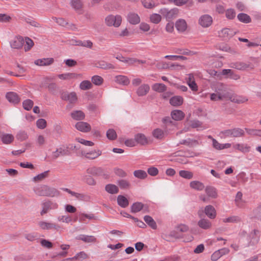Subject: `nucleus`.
I'll return each instance as SVG.
<instances>
[{
  "instance_id": "f257e3e1",
  "label": "nucleus",
  "mask_w": 261,
  "mask_h": 261,
  "mask_svg": "<svg viewBox=\"0 0 261 261\" xmlns=\"http://www.w3.org/2000/svg\"><path fill=\"white\" fill-rule=\"evenodd\" d=\"M35 192L39 196L55 197L59 195V192L54 188L46 185L41 186L35 189Z\"/></svg>"
},
{
  "instance_id": "f03ea898",
  "label": "nucleus",
  "mask_w": 261,
  "mask_h": 261,
  "mask_svg": "<svg viewBox=\"0 0 261 261\" xmlns=\"http://www.w3.org/2000/svg\"><path fill=\"white\" fill-rule=\"evenodd\" d=\"M101 171V168L97 167H92L87 170V173L88 174L84 175L82 176L83 180L90 186H94L96 185V181L89 174L97 175Z\"/></svg>"
},
{
  "instance_id": "7ed1b4c3",
  "label": "nucleus",
  "mask_w": 261,
  "mask_h": 261,
  "mask_svg": "<svg viewBox=\"0 0 261 261\" xmlns=\"http://www.w3.org/2000/svg\"><path fill=\"white\" fill-rule=\"evenodd\" d=\"M122 18L120 15L110 14L107 16L105 19V22L109 27H119L122 23Z\"/></svg>"
},
{
  "instance_id": "20e7f679",
  "label": "nucleus",
  "mask_w": 261,
  "mask_h": 261,
  "mask_svg": "<svg viewBox=\"0 0 261 261\" xmlns=\"http://www.w3.org/2000/svg\"><path fill=\"white\" fill-rule=\"evenodd\" d=\"M159 12L166 20L170 21L178 16L179 11L177 8H173L170 9L163 8L160 10Z\"/></svg>"
},
{
  "instance_id": "39448f33",
  "label": "nucleus",
  "mask_w": 261,
  "mask_h": 261,
  "mask_svg": "<svg viewBox=\"0 0 261 261\" xmlns=\"http://www.w3.org/2000/svg\"><path fill=\"white\" fill-rule=\"evenodd\" d=\"M70 154L68 148L64 146H60L53 151L51 153V157L54 159H57L60 156L68 155Z\"/></svg>"
},
{
  "instance_id": "423d86ee",
  "label": "nucleus",
  "mask_w": 261,
  "mask_h": 261,
  "mask_svg": "<svg viewBox=\"0 0 261 261\" xmlns=\"http://www.w3.org/2000/svg\"><path fill=\"white\" fill-rule=\"evenodd\" d=\"M226 98L229 99L232 102L237 103H244L248 100V99L245 97L233 94L228 91H226Z\"/></svg>"
},
{
  "instance_id": "0eeeda50",
  "label": "nucleus",
  "mask_w": 261,
  "mask_h": 261,
  "mask_svg": "<svg viewBox=\"0 0 261 261\" xmlns=\"http://www.w3.org/2000/svg\"><path fill=\"white\" fill-rule=\"evenodd\" d=\"M38 226L43 230H58L60 227L54 223L45 221H41L38 222Z\"/></svg>"
},
{
  "instance_id": "6e6552de",
  "label": "nucleus",
  "mask_w": 261,
  "mask_h": 261,
  "mask_svg": "<svg viewBox=\"0 0 261 261\" xmlns=\"http://www.w3.org/2000/svg\"><path fill=\"white\" fill-rule=\"evenodd\" d=\"M212 17L207 14L202 15L198 20V23L203 28H208L212 25Z\"/></svg>"
},
{
  "instance_id": "1a4fd4ad",
  "label": "nucleus",
  "mask_w": 261,
  "mask_h": 261,
  "mask_svg": "<svg viewBox=\"0 0 261 261\" xmlns=\"http://www.w3.org/2000/svg\"><path fill=\"white\" fill-rule=\"evenodd\" d=\"M58 204L56 202L50 201L45 202L42 203V210L40 212L41 216L47 213L50 210H56L58 208Z\"/></svg>"
},
{
  "instance_id": "9d476101",
  "label": "nucleus",
  "mask_w": 261,
  "mask_h": 261,
  "mask_svg": "<svg viewBox=\"0 0 261 261\" xmlns=\"http://www.w3.org/2000/svg\"><path fill=\"white\" fill-rule=\"evenodd\" d=\"M82 154L85 158L89 160L97 159L101 154V151L99 149L92 150L89 151H82Z\"/></svg>"
},
{
  "instance_id": "9b49d317",
  "label": "nucleus",
  "mask_w": 261,
  "mask_h": 261,
  "mask_svg": "<svg viewBox=\"0 0 261 261\" xmlns=\"http://www.w3.org/2000/svg\"><path fill=\"white\" fill-rule=\"evenodd\" d=\"M208 138L211 139L212 141V146L213 148L217 150H222L224 149L229 148L231 147V144L230 143H220L215 139L213 138L212 136H208Z\"/></svg>"
},
{
  "instance_id": "f8f14e48",
  "label": "nucleus",
  "mask_w": 261,
  "mask_h": 261,
  "mask_svg": "<svg viewBox=\"0 0 261 261\" xmlns=\"http://www.w3.org/2000/svg\"><path fill=\"white\" fill-rule=\"evenodd\" d=\"M233 67L240 70H246L254 68L253 65L250 62H237L233 64Z\"/></svg>"
},
{
  "instance_id": "ddd939ff",
  "label": "nucleus",
  "mask_w": 261,
  "mask_h": 261,
  "mask_svg": "<svg viewBox=\"0 0 261 261\" xmlns=\"http://www.w3.org/2000/svg\"><path fill=\"white\" fill-rule=\"evenodd\" d=\"M24 43L23 38L21 36L14 37L10 42V45L13 48H20L22 47Z\"/></svg>"
},
{
  "instance_id": "4468645a",
  "label": "nucleus",
  "mask_w": 261,
  "mask_h": 261,
  "mask_svg": "<svg viewBox=\"0 0 261 261\" xmlns=\"http://www.w3.org/2000/svg\"><path fill=\"white\" fill-rule=\"evenodd\" d=\"M75 128L80 132L87 133L90 131L91 127L90 125L87 122L80 121L75 125Z\"/></svg>"
},
{
  "instance_id": "2eb2a0df",
  "label": "nucleus",
  "mask_w": 261,
  "mask_h": 261,
  "mask_svg": "<svg viewBox=\"0 0 261 261\" xmlns=\"http://www.w3.org/2000/svg\"><path fill=\"white\" fill-rule=\"evenodd\" d=\"M175 26L178 32L183 33L185 32L188 28L186 21L184 19H179L176 20Z\"/></svg>"
},
{
  "instance_id": "dca6fc26",
  "label": "nucleus",
  "mask_w": 261,
  "mask_h": 261,
  "mask_svg": "<svg viewBox=\"0 0 261 261\" xmlns=\"http://www.w3.org/2000/svg\"><path fill=\"white\" fill-rule=\"evenodd\" d=\"M127 20L132 24H137L140 22V18L138 14L134 12H129L127 16Z\"/></svg>"
},
{
  "instance_id": "f3484780",
  "label": "nucleus",
  "mask_w": 261,
  "mask_h": 261,
  "mask_svg": "<svg viewBox=\"0 0 261 261\" xmlns=\"http://www.w3.org/2000/svg\"><path fill=\"white\" fill-rule=\"evenodd\" d=\"M234 34V32L228 28H224L218 32V36L224 40L229 39Z\"/></svg>"
},
{
  "instance_id": "a211bd4d",
  "label": "nucleus",
  "mask_w": 261,
  "mask_h": 261,
  "mask_svg": "<svg viewBox=\"0 0 261 261\" xmlns=\"http://www.w3.org/2000/svg\"><path fill=\"white\" fill-rule=\"evenodd\" d=\"M71 6L79 14L82 13L83 3L81 0H71Z\"/></svg>"
},
{
  "instance_id": "6ab92c4d",
  "label": "nucleus",
  "mask_w": 261,
  "mask_h": 261,
  "mask_svg": "<svg viewBox=\"0 0 261 261\" xmlns=\"http://www.w3.org/2000/svg\"><path fill=\"white\" fill-rule=\"evenodd\" d=\"M149 86L148 84H144L138 88L136 93L139 96H143L149 92Z\"/></svg>"
},
{
  "instance_id": "aec40b11",
  "label": "nucleus",
  "mask_w": 261,
  "mask_h": 261,
  "mask_svg": "<svg viewBox=\"0 0 261 261\" xmlns=\"http://www.w3.org/2000/svg\"><path fill=\"white\" fill-rule=\"evenodd\" d=\"M114 80L116 83L124 86H127L130 83V81L128 77L123 75H118L115 76Z\"/></svg>"
},
{
  "instance_id": "412c9836",
  "label": "nucleus",
  "mask_w": 261,
  "mask_h": 261,
  "mask_svg": "<svg viewBox=\"0 0 261 261\" xmlns=\"http://www.w3.org/2000/svg\"><path fill=\"white\" fill-rule=\"evenodd\" d=\"M54 61L52 58H42L35 60L34 63L38 66H48L53 64Z\"/></svg>"
},
{
  "instance_id": "4be33fe9",
  "label": "nucleus",
  "mask_w": 261,
  "mask_h": 261,
  "mask_svg": "<svg viewBox=\"0 0 261 261\" xmlns=\"http://www.w3.org/2000/svg\"><path fill=\"white\" fill-rule=\"evenodd\" d=\"M205 215L210 219H214L216 217V211L213 206L208 205L204 208Z\"/></svg>"
},
{
  "instance_id": "5701e85b",
  "label": "nucleus",
  "mask_w": 261,
  "mask_h": 261,
  "mask_svg": "<svg viewBox=\"0 0 261 261\" xmlns=\"http://www.w3.org/2000/svg\"><path fill=\"white\" fill-rule=\"evenodd\" d=\"M2 142L5 144H10L14 141V136L10 134L3 133L0 136Z\"/></svg>"
},
{
  "instance_id": "b1692460",
  "label": "nucleus",
  "mask_w": 261,
  "mask_h": 261,
  "mask_svg": "<svg viewBox=\"0 0 261 261\" xmlns=\"http://www.w3.org/2000/svg\"><path fill=\"white\" fill-rule=\"evenodd\" d=\"M80 74L74 73H65L58 75V77L62 80H70L72 79H77Z\"/></svg>"
},
{
  "instance_id": "393cba45",
  "label": "nucleus",
  "mask_w": 261,
  "mask_h": 261,
  "mask_svg": "<svg viewBox=\"0 0 261 261\" xmlns=\"http://www.w3.org/2000/svg\"><path fill=\"white\" fill-rule=\"evenodd\" d=\"M171 116L174 120L180 121L184 118L185 114L181 110H175L171 112Z\"/></svg>"
},
{
  "instance_id": "a878e982",
  "label": "nucleus",
  "mask_w": 261,
  "mask_h": 261,
  "mask_svg": "<svg viewBox=\"0 0 261 261\" xmlns=\"http://www.w3.org/2000/svg\"><path fill=\"white\" fill-rule=\"evenodd\" d=\"M190 187L195 190L200 191L204 189V185L198 180H193L190 182Z\"/></svg>"
},
{
  "instance_id": "bb28decb",
  "label": "nucleus",
  "mask_w": 261,
  "mask_h": 261,
  "mask_svg": "<svg viewBox=\"0 0 261 261\" xmlns=\"http://www.w3.org/2000/svg\"><path fill=\"white\" fill-rule=\"evenodd\" d=\"M6 97L8 100L10 102L17 103L20 100L18 95L13 92H8L6 94Z\"/></svg>"
},
{
  "instance_id": "cd10ccee",
  "label": "nucleus",
  "mask_w": 261,
  "mask_h": 261,
  "mask_svg": "<svg viewBox=\"0 0 261 261\" xmlns=\"http://www.w3.org/2000/svg\"><path fill=\"white\" fill-rule=\"evenodd\" d=\"M63 98L66 100L69 101L70 103H74L77 100L76 94L74 92H71L70 93L65 94L63 96Z\"/></svg>"
},
{
  "instance_id": "c85d7f7f",
  "label": "nucleus",
  "mask_w": 261,
  "mask_h": 261,
  "mask_svg": "<svg viewBox=\"0 0 261 261\" xmlns=\"http://www.w3.org/2000/svg\"><path fill=\"white\" fill-rule=\"evenodd\" d=\"M135 139L137 144L141 145H146L148 143V139L143 134H138L135 136Z\"/></svg>"
},
{
  "instance_id": "c756f323",
  "label": "nucleus",
  "mask_w": 261,
  "mask_h": 261,
  "mask_svg": "<svg viewBox=\"0 0 261 261\" xmlns=\"http://www.w3.org/2000/svg\"><path fill=\"white\" fill-rule=\"evenodd\" d=\"M49 171H45L42 173H41L36 176H34L32 180L35 182H38L44 180L45 178L48 177Z\"/></svg>"
},
{
  "instance_id": "7c9ffc66",
  "label": "nucleus",
  "mask_w": 261,
  "mask_h": 261,
  "mask_svg": "<svg viewBox=\"0 0 261 261\" xmlns=\"http://www.w3.org/2000/svg\"><path fill=\"white\" fill-rule=\"evenodd\" d=\"M226 91L224 92H218V93H212L210 95L211 100L217 101L226 98Z\"/></svg>"
},
{
  "instance_id": "2f4dec72",
  "label": "nucleus",
  "mask_w": 261,
  "mask_h": 261,
  "mask_svg": "<svg viewBox=\"0 0 261 261\" xmlns=\"http://www.w3.org/2000/svg\"><path fill=\"white\" fill-rule=\"evenodd\" d=\"M117 200L118 204L121 207L125 208L129 204L128 199L123 195H118Z\"/></svg>"
},
{
  "instance_id": "473e14b6",
  "label": "nucleus",
  "mask_w": 261,
  "mask_h": 261,
  "mask_svg": "<svg viewBox=\"0 0 261 261\" xmlns=\"http://www.w3.org/2000/svg\"><path fill=\"white\" fill-rule=\"evenodd\" d=\"M77 239L82 240L85 243H94L96 241V238L94 236L84 234L78 236Z\"/></svg>"
},
{
  "instance_id": "72a5a7b5",
  "label": "nucleus",
  "mask_w": 261,
  "mask_h": 261,
  "mask_svg": "<svg viewBox=\"0 0 261 261\" xmlns=\"http://www.w3.org/2000/svg\"><path fill=\"white\" fill-rule=\"evenodd\" d=\"M198 226L204 229H210L212 227L211 222L207 219H201L198 222Z\"/></svg>"
},
{
  "instance_id": "f704fd0d",
  "label": "nucleus",
  "mask_w": 261,
  "mask_h": 261,
  "mask_svg": "<svg viewBox=\"0 0 261 261\" xmlns=\"http://www.w3.org/2000/svg\"><path fill=\"white\" fill-rule=\"evenodd\" d=\"M183 98L179 96H173L170 99V103L173 106H179L182 105Z\"/></svg>"
},
{
  "instance_id": "c9c22d12",
  "label": "nucleus",
  "mask_w": 261,
  "mask_h": 261,
  "mask_svg": "<svg viewBox=\"0 0 261 261\" xmlns=\"http://www.w3.org/2000/svg\"><path fill=\"white\" fill-rule=\"evenodd\" d=\"M105 190L108 193L111 194H117L119 192L118 187L113 184L107 185L105 187Z\"/></svg>"
},
{
  "instance_id": "e433bc0d",
  "label": "nucleus",
  "mask_w": 261,
  "mask_h": 261,
  "mask_svg": "<svg viewBox=\"0 0 261 261\" xmlns=\"http://www.w3.org/2000/svg\"><path fill=\"white\" fill-rule=\"evenodd\" d=\"M233 147L244 153L248 152L250 150V147L245 144H237L233 146Z\"/></svg>"
},
{
  "instance_id": "4c0bfd02",
  "label": "nucleus",
  "mask_w": 261,
  "mask_h": 261,
  "mask_svg": "<svg viewBox=\"0 0 261 261\" xmlns=\"http://www.w3.org/2000/svg\"><path fill=\"white\" fill-rule=\"evenodd\" d=\"M152 89L158 92H163L166 90L167 87L162 83H155L152 85Z\"/></svg>"
},
{
  "instance_id": "58836bf2",
  "label": "nucleus",
  "mask_w": 261,
  "mask_h": 261,
  "mask_svg": "<svg viewBox=\"0 0 261 261\" xmlns=\"http://www.w3.org/2000/svg\"><path fill=\"white\" fill-rule=\"evenodd\" d=\"M243 194L241 192H238L236 196L235 202L236 205L240 207H242L244 205L245 202L242 199Z\"/></svg>"
},
{
  "instance_id": "ea45409f",
  "label": "nucleus",
  "mask_w": 261,
  "mask_h": 261,
  "mask_svg": "<svg viewBox=\"0 0 261 261\" xmlns=\"http://www.w3.org/2000/svg\"><path fill=\"white\" fill-rule=\"evenodd\" d=\"M238 18L240 21L245 23H248L251 21V17L245 13L239 14L238 15Z\"/></svg>"
},
{
  "instance_id": "a19ab883",
  "label": "nucleus",
  "mask_w": 261,
  "mask_h": 261,
  "mask_svg": "<svg viewBox=\"0 0 261 261\" xmlns=\"http://www.w3.org/2000/svg\"><path fill=\"white\" fill-rule=\"evenodd\" d=\"M72 118L76 120H83L85 118L84 113L81 111H76L71 114Z\"/></svg>"
},
{
  "instance_id": "79ce46f5",
  "label": "nucleus",
  "mask_w": 261,
  "mask_h": 261,
  "mask_svg": "<svg viewBox=\"0 0 261 261\" xmlns=\"http://www.w3.org/2000/svg\"><path fill=\"white\" fill-rule=\"evenodd\" d=\"M92 88V84L88 80L82 81L80 84V88L82 90H87Z\"/></svg>"
},
{
  "instance_id": "37998d69",
  "label": "nucleus",
  "mask_w": 261,
  "mask_h": 261,
  "mask_svg": "<svg viewBox=\"0 0 261 261\" xmlns=\"http://www.w3.org/2000/svg\"><path fill=\"white\" fill-rule=\"evenodd\" d=\"M144 220L145 222L152 229H155L156 228V223L151 217L148 215L145 216L144 217Z\"/></svg>"
},
{
  "instance_id": "c03bdc74",
  "label": "nucleus",
  "mask_w": 261,
  "mask_h": 261,
  "mask_svg": "<svg viewBox=\"0 0 261 261\" xmlns=\"http://www.w3.org/2000/svg\"><path fill=\"white\" fill-rule=\"evenodd\" d=\"M179 175L180 177L187 179H191L193 177V172L188 170L179 171Z\"/></svg>"
},
{
  "instance_id": "a18cd8bd",
  "label": "nucleus",
  "mask_w": 261,
  "mask_h": 261,
  "mask_svg": "<svg viewBox=\"0 0 261 261\" xmlns=\"http://www.w3.org/2000/svg\"><path fill=\"white\" fill-rule=\"evenodd\" d=\"M143 204L141 202H135L131 206V211L133 213L140 212L143 207Z\"/></svg>"
},
{
  "instance_id": "49530a36",
  "label": "nucleus",
  "mask_w": 261,
  "mask_h": 261,
  "mask_svg": "<svg viewBox=\"0 0 261 261\" xmlns=\"http://www.w3.org/2000/svg\"><path fill=\"white\" fill-rule=\"evenodd\" d=\"M240 221L241 219L240 217L237 216H232L222 219V221L224 223H236Z\"/></svg>"
},
{
  "instance_id": "de8ad7c7",
  "label": "nucleus",
  "mask_w": 261,
  "mask_h": 261,
  "mask_svg": "<svg viewBox=\"0 0 261 261\" xmlns=\"http://www.w3.org/2000/svg\"><path fill=\"white\" fill-rule=\"evenodd\" d=\"M180 144H185L189 146H193L199 144L198 141L196 140H192L188 139L186 140H182L180 142Z\"/></svg>"
},
{
  "instance_id": "09e8293b",
  "label": "nucleus",
  "mask_w": 261,
  "mask_h": 261,
  "mask_svg": "<svg viewBox=\"0 0 261 261\" xmlns=\"http://www.w3.org/2000/svg\"><path fill=\"white\" fill-rule=\"evenodd\" d=\"M152 135L154 138L161 139L164 137L165 132L160 128H156L153 131Z\"/></svg>"
},
{
  "instance_id": "8fccbe9b",
  "label": "nucleus",
  "mask_w": 261,
  "mask_h": 261,
  "mask_svg": "<svg viewBox=\"0 0 261 261\" xmlns=\"http://www.w3.org/2000/svg\"><path fill=\"white\" fill-rule=\"evenodd\" d=\"M134 176L140 179H144L147 176V173L142 170H137L134 172Z\"/></svg>"
},
{
  "instance_id": "3c124183",
  "label": "nucleus",
  "mask_w": 261,
  "mask_h": 261,
  "mask_svg": "<svg viewBox=\"0 0 261 261\" xmlns=\"http://www.w3.org/2000/svg\"><path fill=\"white\" fill-rule=\"evenodd\" d=\"M57 219L59 222L65 223H69L72 220L71 217L68 215L59 216Z\"/></svg>"
},
{
  "instance_id": "603ef678",
  "label": "nucleus",
  "mask_w": 261,
  "mask_h": 261,
  "mask_svg": "<svg viewBox=\"0 0 261 261\" xmlns=\"http://www.w3.org/2000/svg\"><path fill=\"white\" fill-rule=\"evenodd\" d=\"M162 19V16L160 14L153 13L150 16V21L153 23H159Z\"/></svg>"
},
{
  "instance_id": "864d4df0",
  "label": "nucleus",
  "mask_w": 261,
  "mask_h": 261,
  "mask_svg": "<svg viewBox=\"0 0 261 261\" xmlns=\"http://www.w3.org/2000/svg\"><path fill=\"white\" fill-rule=\"evenodd\" d=\"M117 184L122 189H128L130 185L129 182L125 179L119 180L117 182Z\"/></svg>"
},
{
  "instance_id": "5fc2aeb1",
  "label": "nucleus",
  "mask_w": 261,
  "mask_h": 261,
  "mask_svg": "<svg viewBox=\"0 0 261 261\" xmlns=\"http://www.w3.org/2000/svg\"><path fill=\"white\" fill-rule=\"evenodd\" d=\"M205 192L209 197L215 198L217 196L216 189L214 188L206 187L205 189Z\"/></svg>"
},
{
  "instance_id": "6e6d98bb",
  "label": "nucleus",
  "mask_w": 261,
  "mask_h": 261,
  "mask_svg": "<svg viewBox=\"0 0 261 261\" xmlns=\"http://www.w3.org/2000/svg\"><path fill=\"white\" fill-rule=\"evenodd\" d=\"M76 44L89 48H91L93 46V43L90 40H86L84 41L78 40L76 41Z\"/></svg>"
},
{
  "instance_id": "4d7b16f0",
  "label": "nucleus",
  "mask_w": 261,
  "mask_h": 261,
  "mask_svg": "<svg viewBox=\"0 0 261 261\" xmlns=\"http://www.w3.org/2000/svg\"><path fill=\"white\" fill-rule=\"evenodd\" d=\"M98 67L103 69H114L115 68L114 66L109 63L105 62L104 61L100 62L98 63V65L97 66Z\"/></svg>"
},
{
  "instance_id": "13d9d810",
  "label": "nucleus",
  "mask_w": 261,
  "mask_h": 261,
  "mask_svg": "<svg viewBox=\"0 0 261 261\" xmlns=\"http://www.w3.org/2000/svg\"><path fill=\"white\" fill-rule=\"evenodd\" d=\"M16 137L17 140L23 141L28 138V135L25 131L20 130L17 134Z\"/></svg>"
},
{
  "instance_id": "bf43d9fd",
  "label": "nucleus",
  "mask_w": 261,
  "mask_h": 261,
  "mask_svg": "<svg viewBox=\"0 0 261 261\" xmlns=\"http://www.w3.org/2000/svg\"><path fill=\"white\" fill-rule=\"evenodd\" d=\"M92 82L95 85H101L103 82V79L102 77L99 75H94L91 78Z\"/></svg>"
},
{
  "instance_id": "052dcab7",
  "label": "nucleus",
  "mask_w": 261,
  "mask_h": 261,
  "mask_svg": "<svg viewBox=\"0 0 261 261\" xmlns=\"http://www.w3.org/2000/svg\"><path fill=\"white\" fill-rule=\"evenodd\" d=\"M24 40V42L25 44L24 45V47L25 51L29 50L34 45V42L33 40L29 38H25Z\"/></svg>"
},
{
  "instance_id": "680f3d73",
  "label": "nucleus",
  "mask_w": 261,
  "mask_h": 261,
  "mask_svg": "<svg viewBox=\"0 0 261 261\" xmlns=\"http://www.w3.org/2000/svg\"><path fill=\"white\" fill-rule=\"evenodd\" d=\"M232 137H240L244 135V131L240 128L232 129Z\"/></svg>"
},
{
  "instance_id": "e2e57ef3",
  "label": "nucleus",
  "mask_w": 261,
  "mask_h": 261,
  "mask_svg": "<svg viewBox=\"0 0 261 261\" xmlns=\"http://www.w3.org/2000/svg\"><path fill=\"white\" fill-rule=\"evenodd\" d=\"M75 141L82 144H83L87 146H92L94 144V143L92 141L86 140L83 138L79 137L76 138Z\"/></svg>"
},
{
  "instance_id": "0e129e2a",
  "label": "nucleus",
  "mask_w": 261,
  "mask_h": 261,
  "mask_svg": "<svg viewBox=\"0 0 261 261\" xmlns=\"http://www.w3.org/2000/svg\"><path fill=\"white\" fill-rule=\"evenodd\" d=\"M34 102L31 99H27L22 103L23 108L27 111L30 110L32 108Z\"/></svg>"
},
{
  "instance_id": "69168bd1",
  "label": "nucleus",
  "mask_w": 261,
  "mask_h": 261,
  "mask_svg": "<svg viewBox=\"0 0 261 261\" xmlns=\"http://www.w3.org/2000/svg\"><path fill=\"white\" fill-rule=\"evenodd\" d=\"M107 136L109 140H114L117 138V134L113 129H109L107 132Z\"/></svg>"
},
{
  "instance_id": "338daca9",
  "label": "nucleus",
  "mask_w": 261,
  "mask_h": 261,
  "mask_svg": "<svg viewBox=\"0 0 261 261\" xmlns=\"http://www.w3.org/2000/svg\"><path fill=\"white\" fill-rule=\"evenodd\" d=\"M236 12L232 9H227L225 12V16L229 19H232L236 17Z\"/></svg>"
},
{
  "instance_id": "774afa93",
  "label": "nucleus",
  "mask_w": 261,
  "mask_h": 261,
  "mask_svg": "<svg viewBox=\"0 0 261 261\" xmlns=\"http://www.w3.org/2000/svg\"><path fill=\"white\" fill-rule=\"evenodd\" d=\"M142 3L145 8L148 9L153 8L155 6L152 0H142Z\"/></svg>"
}]
</instances>
